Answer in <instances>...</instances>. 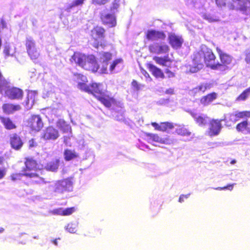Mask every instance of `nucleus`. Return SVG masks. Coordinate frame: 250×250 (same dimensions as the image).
Returning <instances> with one entry per match:
<instances>
[{"mask_svg":"<svg viewBox=\"0 0 250 250\" xmlns=\"http://www.w3.org/2000/svg\"><path fill=\"white\" fill-rule=\"evenodd\" d=\"M98 59L100 64H98L94 56H86L84 54L75 52L70 59V61L78 64L85 70L96 72L101 67L103 73H108V62L112 59L111 53L108 52H102L99 53Z\"/></svg>","mask_w":250,"mask_h":250,"instance_id":"nucleus-1","label":"nucleus"},{"mask_svg":"<svg viewBox=\"0 0 250 250\" xmlns=\"http://www.w3.org/2000/svg\"><path fill=\"white\" fill-rule=\"evenodd\" d=\"M215 58L212 50L203 45L201 50L194 55L192 65L189 66V71L192 73L198 72L203 67L204 63L212 69H220L222 65L216 62Z\"/></svg>","mask_w":250,"mask_h":250,"instance_id":"nucleus-2","label":"nucleus"},{"mask_svg":"<svg viewBox=\"0 0 250 250\" xmlns=\"http://www.w3.org/2000/svg\"><path fill=\"white\" fill-rule=\"evenodd\" d=\"M77 76L78 79L82 81V82H79L78 83L79 88L93 94L106 107H109L111 106V100L104 97V92L102 84L92 83L88 85L84 83L86 81L85 76L80 74H77Z\"/></svg>","mask_w":250,"mask_h":250,"instance_id":"nucleus-3","label":"nucleus"},{"mask_svg":"<svg viewBox=\"0 0 250 250\" xmlns=\"http://www.w3.org/2000/svg\"><path fill=\"white\" fill-rule=\"evenodd\" d=\"M73 189V182L71 178H68L50 183L47 187V191L63 193L69 192Z\"/></svg>","mask_w":250,"mask_h":250,"instance_id":"nucleus-4","label":"nucleus"},{"mask_svg":"<svg viewBox=\"0 0 250 250\" xmlns=\"http://www.w3.org/2000/svg\"><path fill=\"white\" fill-rule=\"evenodd\" d=\"M150 53L161 55L167 54L169 47L166 43L162 42H155L150 44L148 47Z\"/></svg>","mask_w":250,"mask_h":250,"instance_id":"nucleus-5","label":"nucleus"},{"mask_svg":"<svg viewBox=\"0 0 250 250\" xmlns=\"http://www.w3.org/2000/svg\"><path fill=\"white\" fill-rule=\"evenodd\" d=\"M26 47L29 56L32 60L37 59L39 53L35 46V42L33 38L28 36L26 38Z\"/></svg>","mask_w":250,"mask_h":250,"instance_id":"nucleus-6","label":"nucleus"},{"mask_svg":"<svg viewBox=\"0 0 250 250\" xmlns=\"http://www.w3.org/2000/svg\"><path fill=\"white\" fill-rule=\"evenodd\" d=\"M27 125L32 130L39 131L43 127V123L40 116L33 115L28 120Z\"/></svg>","mask_w":250,"mask_h":250,"instance_id":"nucleus-7","label":"nucleus"},{"mask_svg":"<svg viewBox=\"0 0 250 250\" xmlns=\"http://www.w3.org/2000/svg\"><path fill=\"white\" fill-rule=\"evenodd\" d=\"M59 136L58 130L52 126H49L43 131L42 137L45 140H55Z\"/></svg>","mask_w":250,"mask_h":250,"instance_id":"nucleus-8","label":"nucleus"},{"mask_svg":"<svg viewBox=\"0 0 250 250\" xmlns=\"http://www.w3.org/2000/svg\"><path fill=\"white\" fill-rule=\"evenodd\" d=\"M240 11L247 15H250V0H232Z\"/></svg>","mask_w":250,"mask_h":250,"instance_id":"nucleus-9","label":"nucleus"},{"mask_svg":"<svg viewBox=\"0 0 250 250\" xmlns=\"http://www.w3.org/2000/svg\"><path fill=\"white\" fill-rule=\"evenodd\" d=\"M168 40L171 47L176 49L180 48L183 42V40L181 36L172 33L169 34Z\"/></svg>","mask_w":250,"mask_h":250,"instance_id":"nucleus-10","label":"nucleus"},{"mask_svg":"<svg viewBox=\"0 0 250 250\" xmlns=\"http://www.w3.org/2000/svg\"><path fill=\"white\" fill-rule=\"evenodd\" d=\"M101 20L104 24L108 25L109 27L115 26L116 24L115 14L112 13H105L103 12L101 15Z\"/></svg>","mask_w":250,"mask_h":250,"instance_id":"nucleus-11","label":"nucleus"},{"mask_svg":"<svg viewBox=\"0 0 250 250\" xmlns=\"http://www.w3.org/2000/svg\"><path fill=\"white\" fill-rule=\"evenodd\" d=\"M216 50L219 55L221 62L222 63L221 64L222 66L221 67L220 70L222 69L223 68V69H225L227 65L231 63L232 58L229 54L223 52L219 47L216 48Z\"/></svg>","mask_w":250,"mask_h":250,"instance_id":"nucleus-12","label":"nucleus"},{"mask_svg":"<svg viewBox=\"0 0 250 250\" xmlns=\"http://www.w3.org/2000/svg\"><path fill=\"white\" fill-rule=\"evenodd\" d=\"M166 37L165 34L163 31L155 30H149L147 31L146 38L148 40L156 41L158 40H164Z\"/></svg>","mask_w":250,"mask_h":250,"instance_id":"nucleus-13","label":"nucleus"},{"mask_svg":"<svg viewBox=\"0 0 250 250\" xmlns=\"http://www.w3.org/2000/svg\"><path fill=\"white\" fill-rule=\"evenodd\" d=\"M222 120H212L210 122L209 134L210 136L217 135L221 129Z\"/></svg>","mask_w":250,"mask_h":250,"instance_id":"nucleus-14","label":"nucleus"},{"mask_svg":"<svg viewBox=\"0 0 250 250\" xmlns=\"http://www.w3.org/2000/svg\"><path fill=\"white\" fill-rule=\"evenodd\" d=\"M39 172V171H38ZM25 176L32 178V182L37 184H45L47 183H49L50 182L46 181L44 180V179L39 176V174L37 173V171L36 172H26L25 174Z\"/></svg>","mask_w":250,"mask_h":250,"instance_id":"nucleus-15","label":"nucleus"},{"mask_svg":"<svg viewBox=\"0 0 250 250\" xmlns=\"http://www.w3.org/2000/svg\"><path fill=\"white\" fill-rule=\"evenodd\" d=\"M37 93L35 91H29L28 92L26 100L24 103V106L27 109L31 108L34 104Z\"/></svg>","mask_w":250,"mask_h":250,"instance_id":"nucleus-16","label":"nucleus"},{"mask_svg":"<svg viewBox=\"0 0 250 250\" xmlns=\"http://www.w3.org/2000/svg\"><path fill=\"white\" fill-rule=\"evenodd\" d=\"M10 144L12 147L16 149H20L23 145L21 138L16 134H12L10 137Z\"/></svg>","mask_w":250,"mask_h":250,"instance_id":"nucleus-17","label":"nucleus"},{"mask_svg":"<svg viewBox=\"0 0 250 250\" xmlns=\"http://www.w3.org/2000/svg\"><path fill=\"white\" fill-rule=\"evenodd\" d=\"M123 64V60L121 59H116L110 64L108 69V73H116L120 71L122 68Z\"/></svg>","mask_w":250,"mask_h":250,"instance_id":"nucleus-18","label":"nucleus"},{"mask_svg":"<svg viewBox=\"0 0 250 250\" xmlns=\"http://www.w3.org/2000/svg\"><path fill=\"white\" fill-rule=\"evenodd\" d=\"M26 168L23 169V171L28 172H36L37 164L36 162L32 159H27L25 162Z\"/></svg>","mask_w":250,"mask_h":250,"instance_id":"nucleus-19","label":"nucleus"},{"mask_svg":"<svg viewBox=\"0 0 250 250\" xmlns=\"http://www.w3.org/2000/svg\"><path fill=\"white\" fill-rule=\"evenodd\" d=\"M149 71L157 78H164V74L162 70L152 64L149 63L147 65Z\"/></svg>","mask_w":250,"mask_h":250,"instance_id":"nucleus-20","label":"nucleus"},{"mask_svg":"<svg viewBox=\"0 0 250 250\" xmlns=\"http://www.w3.org/2000/svg\"><path fill=\"white\" fill-rule=\"evenodd\" d=\"M60 161L58 159L52 160L46 164L45 168L48 171L55 172L57 170L59 166Z\"/></svg>","mask_w":250,"mask_h":250,"instance_id":"nucleus-21","label":"nucleus"},{"mask_svg":"<svg viewBox=\"0 0 250 250\" xmlns=\"http://www.w3.org/2000/svg\"><path fill=\"white\" fill-rule=\"evenodd\" d=\"M190 114L199 125H206L208 121V118L203 115H200L192 112Z\"/></svg>","mask_w":250,"mask_h":250,"instance_id":"nucleus-22","label":"nucleus"},{"mask_svg":"<svg viewBox=\"0 0 250 250\" xmlns=\"http://www.w3.org/2000/svg\"><path fill=\"white\" fill-rule=\"evenodd\" d=\"M21 106L19 105H14L13 104H6L2 105V109L4 112L10 114L14 111L19 110Z\"/></svg>","mask_w":250,"mask_h":250,"instance_id":"nucleus-23","label":"nucleus"},{"mask_svg":"<svg viewBox=\"0 0 250 250\" xmlns=\"http://www.w3.org/2000/svg\"><path fill=\"white\" fill-rule=\"evenodd\" d=\"M216 98L217 94L213 92L202 97L200 100V102L204 105H208Z\"/></svg>","mask_w":250,"mask_h":250,"instance_id":"nucleus-24","label":"nucleus"},{"mask_svg":"<svg viewBox=\"0 0 250 250\" xmlns=\"http://www.w3.org/2000/svg\"><path fill=\"white\" fill-rule=\"evenodd\" d=\"M16 50L15 48L10 46L9 44H6L4 46L3 50V54L5 55V58H7L9 56H13L15 53Z\"/></svg>","mask_w":250,"mask_h":250,"instance_id":"nucleus-25","label":"nucleus"},{"mask_svg":"<svg viewBox=\"0 0 250 250\" xmlns=\"http://www.w3.org/2000/svg\"><path fill=\"white\" fill-rule=\"evenodd\" d=\"M148 136L150 137V139L154 142L165 144L169 143V141L168 139L162 138L157 134L149 133Z\"/></svg>","mask_w":250,"mask_h":250,"instance_id":"nucleus-26","label":"nucleus"},{"mask_svg":"<svg viewBox=\"0 0 250 250\" xmlns=\"http://www.w3.org/2000/svg\"><path fill=\"white\" fill-rule=\"evenodd\" d=\"M0 120L6 128L12 129L16 128V125L9 118L0 117Z\"/></svg>","mask_w":250,"mask_h":250,"instance_id":"nucleus-27","label":"nucleus"},{"mask_svg":"<svg viewBox=\"0 0 250 250\" xmlns=\"http://www.w3.org/2000/svg\"><path fill=\"white\" fill-rule=\"evenodd\" d=\"M64 159L66 161H70L78 157V154L74 151L67 149L64 152Z\"/></svg>","mask_w":250,"mask_h":250,"instance_id":"nucleus-28","label":"nucleus"},{"mask_svg":"<svg viewBox=\"0 0 250 250\" xmlns=\"http://www.w3.org/2000/svg\"><path fill=\"white\" fill-rule=\"evenodd\" d=\"M153 59L157 63L164 66H167V63L169 62L168 55L165 56L163 58L155 56Z\"/></svg>","mask_w":250,"mask_h":250,"instance_id":"nucleus-29","label":"nucleus"},{"mask_svg":"<svg viewBox=\"0 0 250 250\" xmlns=\"http://www.w3.org/2000/svg\"><path fill=\"white\" fill-rule=\"evenodd\" d=\"M236 129L239 131L243 132L246 130L250 133V127L246 121L238 124L237 125Z\"/></svg>","mask_w":250,"mask_h":250,"instance_id":"nucleus-30","label":"nucleus"},{"mask_svg":"<svg viewBox=\"0 0 250 250\" xmlns=\"http://www.w3.org/2000/svg\"><path fill=\"white\" fill-rule=\"evenodd\" d=\"M8 32L9 29L6 22L2 19L0 20V35L6 36Z\"/></svg>","mask_w":250,"mask_h":250,"instance_id":"nucleus-31","label":"nucleus"},{"mask_svg":"<svg viewBox=\"0 0 250 250\" xmlns=\"http://www.w3.org/2000/svg\"><path fill=\"white\" fill-rule=\"evenodd\" d=\"M176 132L182 136H190L191 133L184 126L179 125L176 129Z\"/></svg>","mask_w":250,"mask_h":250,"instance_id":"nucleus-32","label":"nucleus"},{"mask_svg":"<svg viewBox=\"0 0 250 250\" xmlns=\"http://www.w3.org/2000/svg\"><path fill=\"white\" fill-rule=\"evenodd\" d=\"M120 5V0H114L111 3L110 7V11L113 14H116L118 12V8Z\"/></svg>","mask_w":250,"mask_h":250,"instance_id":"nucleus-33","label":"nucleus"},{"mask_svg":"<svg viewBox=\"0 0 250 250\" xmlns=\"http://www.w3.org/2000/svg\"><path fill=\"white\" fill-rule=\"evenodd\" d=\"M174 127L173 124L168 122L162 123L159 127V130L166 131Z\"/></svg>","mask_w":250,"mask_h":250,"instance_id":"nucleus-34","label":"nucleus"},{"mask_svg":"<svg viewBox=\"0 0 250 250\" xmlns=\"http://www.w3.org/2000/svg\"><path fill=\"white\" fill-rule=\"evenodd\" d=\"M78 223H70L65 227V229L70 233H75L77 231Z\"/></svg>","mask_w":250,"mask_h":250,"instance_id":"nucleus-35","label":"nucleus"},{"mask_svg":"<svg viewBox=\"0 0 250 250\" xmlns=\"http://www.w3.org/2000/svg\"><path fill=\"white\" fill-rule=\"evenodd\" d=\"M250 95V87L245 90L236 99L237 101H245Z\"/></svg>","mask_w":250,"mask_h":250,"instance_id":"nucleus-36","label":"nucleus"},{"mask_svg":"<svg viewBox=\"0 0 250 250\" xmlns=\"http://www.w3.org/2000/svg\"><path fill=\"white\" fill-rule=\"evenodd\" d=\"M235 113V116L236 117L237 120L239 119L243 118L245 117H250V112L247 111L239 112L238 111L234 112Z\"/></svg>","mask_w":250,"mask_h":250,"instance_id":"nucleus-37","label":"nucleus"},{"mask_svg":"<svg viewBox=\"0 0 250 250\" xmlns=\"http://www.w3.org/2000/svg\"><path fill=\"white\" fill-rule=\"evenodd\" d=\"M104 32V29L100 26H97L92 30L93 35L95 34L97 36V37H102Z\"/></svg>","mask_w":250,"mask_h":250,"instance_id":"nucleus-38","label":"nucleus"},{"mask_svg":"<svg viewBox=\"0 0 250 250\" xmlns=\"http://www.w3.org/2000/svg\"><path fill=\"white\" fill-rule=\"evenodd\" d=\"M204 19L208 21V22L216 21L218 20V18L214 16L208 14H205L203 15Z\"/></svg>","mask_w":250,"mask_h":250,"instance_id":"nucleus-39","label":"nucleus"},{"mask_svg":"<svg viewBox=\"0 0 250 250\" xmlns=\"http://www.w3.org/2000/svg\"><path fill=\"white\" fill-rule=\"evenodd\" d=\"M225 120L227 122L228 121H230L231 122H232L233 123L236 122L237 121V119L236 118V117L235 116L234 112H233L231 114L228 115V116H227Z\"/></svg>","mask_w":250,"mask_h":250,"instance_id":"nucleus-40","label":"nucleus"},{"mask_svg":"<svg viewBox=\"0 0 250 250\" xmlns=\"http://www.w3.org/2000/svg\"><path fill=\"white\" fill-rule=\"evenodd\" d=\"M26 171L24 172L22 171V173L13 174L11 175V178L13 181H16L17 180H20L21 176H24Z\"/></svg>","mask_w":250,"mask_h":250,"instance_id":"nucleus-41","label":"nucleus"},{"mask_svg":"<svg viewBox=\"0 0 250 250\" xmlns=\"http://www.w3.org/2000/svg\"><path fill=\"white\" fill-rule=\"evenodd\" d=\"M109 0H92V3L95 5H104L108 2Z\"/></svg>","mask_w":250,"mask_h":250,"instance_id":"nucleus-42","label":"nucleus"},{"mask_svg":"<svg viewBox=\"0 0 250 250\" xmlns=\"http://www.w3.org/2000/svg\"><path fill=\"white\" fill-rule=\"evenodd\" d=\"M115 119L118 121L123 122L125 120V116L124 113L122 112L118 113L114 116Z\"/></svg>","mask_w":250,"mask_h":250,"instance_id":"nucleus-43","label":"nucleus"},{"mask_svg":"<svg viewBox=\"0 0 250 250\" xmlns=\"http://www.w3.org/2000/svg\"><path fill=\"white\" fill-rule=\"evenodd\" d=\"M75 211L74 208H66L64 209H63V215H69L71 214Z\"/></svg>","mask_w":250,"mask_h":250,"instance_id":"nucleus-44","label":"nucleus"},{"mask_svg":"<svg viewBox=\"0 0 250 250\" xmlns=\"http://www.w3.org/2000/svg\"><path fill=\"white\" fill-rule=\"evenodd\" d=\"M132 86L136 90H139L142 86L141 84H139L135 80H133L131 83Z\"/></svg>","mask_w":250,"mask_h":250,"instance_id":"nucleus-45","label":"nucleus"},{"mask_svg":"<svg viewBox=\"0 0 250 250\" xmlns=\"http://www.w3.org/2000/svg\"><path fill=\"white\" fill-rule=\"evenodd\" d=\"M208 85L207 84H202L199 86H198V88L200 90L201 93L205 92L207 89Z\"/></svg>","mask_w":250,"mask_h":250,"instance_id":"nucleus-46","label":"nucleus"},{"mask_svg":"<svg viewBox=\"0 0 250 250\" xmlns=\"http://www.w3.org/2000/svg\"><path fill=\"white\" fill-rule=\"evenodd\" d=\"M159 104H166L169 103V99L161 98L157 102Z\"/></svg>","mask_w":250,"mask_h":250,"instance_id":"nucleus-47","label":"nucleus"},{"mask_svg":"<svg viewBox=\"0 0 250 250\" xmlns=\"http://www.w3.org/2000/svg\"><path fill=\"white\" fill-rule=\"evenodd\" d=\"M6 169L4 167H0V179H2L5 175Z\"/></svg>","mask_w":250,"mask_h":250,"instance_id":"nucleus-48","label":"nucleus"},{"mask_svg":"<svg viewBox=\"0 0 250 250\" xmlns=\"http://www.w3.org/2000/svg\"><path fill=\"white\" fill-rule=\"evenodd\" d=\"M245 61L248 63H250V50H246Z\"/></svg>","mask_w":250,"mask_h":250,"instance_id":"nucleus-49","label":"nucleus"},{"mask_svg":"<svg viewBox=\"0 0 250 250\" xmlns=\"http://www.w3.org/2000/svg\"><path fill=\"white\" fill-rule=\"evenodd\" d=\"M63 209L62 208H58L56 209H54L53 211V213L58 214V215H63Z\"/></svg>","mask_w":250,"mask_h":250,"instance_id":"nucleus-50","label":"nucleus"},{"mask_svg":"<svg viewBox=\"0 0 250 250\" xmlns=\"http://www.w3.org/2000/svg\"><path fill=\"white\" fill-rule=\"evenodd\" d=\"M216 3L218 6L222 7L225 5L226 0H216Z\"/></svg>","mask_w":250,"mask_h":250,"instance_id":"nucleus-51","label":"nucleus"},{"mask_svg":"<svg viewBox=\"0 0 250 250\" xmlns=\"http://www.w3.org/2000/svg\"><path fill=\"white\" fill-rule=\"evenodd\" d=\"M200 90L199 89V88H198V86L193 88L191 91H190V93H191V94L193 95H194L197 93H200Z\"/></svg>","mask_w":250,"mask_h":250,"instance_id":"nucleus-52","label":"nucleus"},{"mask_svg":"<svg viewBox=\"0 0 250 250\" xmlns=\"http://www.w3.org/2000/svg\"><path fill=\"white\" fill-rule=\"evenodd\" d=\"M235 184H230V185H229L226 187H224V190H225V189H228V190H232V189H233V186L234 185H235Z\"/></svg>","mask_w":250,"mask_h":250,"instance_id":"nucleus-53","label":"nucleus"},{"mask_svg":"<svg viewBox=\"0 0 250 250\" xmlns=\"http://www.w3.org/2000/svg\"><path fill=\"white\" fill-rule=\"evenodd\" d=\"M29 146L30 147H33L36 146V143L34 142V141L32 139L30 140L29 142Z\"/></svg>","mask_w":250,"mask_h":250,"instance_id":"nucleus-54","label":"nucleus"},{"mask_svg":"<svg viewBox=\"0 0 250 250\" xmlns=\"http://www.w3.org/2000/svg\"><path fill=\"white\" fill-rule=\"evenodd\" d=\"M166 73L168 75V78H172L174 77V74L173 72H171L169 70H167L166 71Z\"/></svg>","mask_w":250,"mask_h":250,"instance_id":"nucleus-55","label":"nucleus"},{"mask_svg":"<svg viewBox=\"0 0 250 250\" xmlns=\"http://www.w3.org/2000/svg\"><path fill=\"white\" fill-rule=\"evenodd\" d=\"M174 92V89L173 88H170L168 89H167L165 93L167 94H172Z\"/></svg>","mask_w":250,"mask_h":250,"instance_id":"nucleus-56","label":"nucleus"},{"mask_svg":"<svg viewBox=\"0 0 250 250\" xmlns=\"http://www.w3.org/2000/svg\"><path fill=\"white\" fill-rule=\"evenodd\" d=\"M152 125L155 128V129L159 130V127L160 126V125H159L156 123H151Z\"/></svg>","mask_w":250,"mask_h":250,"instance_id":"nucleus-57","label":"nucleus"},{"mask_svg":"<svg viewBox=\"0 0 250 250\" xmlns=\"http://www.w3.org/2000/svg\"><path fill=\"white\" fill-rule=\"evenodd\" d=\"M184 195H182L180 196L179 199V202L182 203L184 202Z\"/></svg>","mask_w":250,"mask_h":250,"instance_id":"nucleus-58","label":"nucleus"},{"mask_svg":"<svg viewBox=\"0 0 250 250\" xmlns=\"http://www.w3.org/2000/svg\"><path fill=\"white\" fill-rule=\"evenodd\" d=\"M143 74L146 77H149V74L145 70L143 72Z\"/></svg>","mask_w":250,"mask_h":250,"instance_id":"nucleus-59","label":"nucleus"},{"mask_svg":"<svg viewBox=\"0 0 250 250\" xmlns=\"http://www.w3.org/2000/svg\"><path fill=\"white\" fill-rule=\"evenodd\" d=\"M214 189L216 190H224V187H223V188L218 187V188H215Z\"/></svg>","mask_w":250,"mask_h":250,"instance_id":"nucleus-60","label":"nucleus"},{"mask_svg":"<svg viewBox=\"0 0 250 250\" xmlns=\"http://www.w3.org/2000/svg\"><path fill=\"white\" fill-rule=\"evenodd\" d=\"M4 229L3 228L0 227V233H2L4 231Z\"/></svg>","mask_w":250,"mask_h":250,"instance_id":"nucleus-61","label":"nucleus"},{"mask_svg":"<svg viewBox=\"0 0 250 250\" xmlns=\"http://www.w3.org/2000/svg\"><path fill=\"white\" fill-rule=\"evenodd\" d=\"M60 123H62L63 124H65V122L63 121L60 120L59 122H58L57 124L59 125Z\"/></svg>","mask_w":250,"mask_h":250,"instance_id":"nucleus-62","label":"nucleus"},{"mask_svg":"<svg viewBox=\"0 0 250 250\" xmlns=\"http://www.w3.org/2000/svg\"><path fill=\"white\" fill-rule=\"evenodd\" d=\"M189 195H190V194L184 195V197H185L186 198H188L189 197Z\"/></svg>","mask_w":250,"mask_h":250,"instance_id":"nucleus-63","label":"nucleus"},{"mask_svg":"<svg viewBox=\"0 0 250 250\" xmlns=\"http://www.w3.org/2000/svg\"><path fill=\"white\" fill-rule=\"evenodd\" d=\"M53 243H54V244L55 245H57V240H55L53 241Z\"/></svg>","mask_w":250,"mask_h":250,"instance_id":"nucleus-64","label":"nucleus"}]
</instances>
